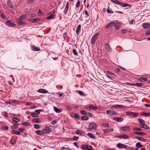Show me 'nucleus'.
I'll return each instance as SVG.
<instances>
[{"label": "nucleus", "mask_w": 150, "mask_h": 150, "mask_svg": "<svg viewBox=\"0 0 150 150\" xmlns=\"http://www.w3.org/2000/svg\"><path fill=\"white\" fill-rule=\"evenodd\" d=\"M68 8H68V7H65L64 9V13L65 15H66L67 14V11L68 10Z\"/></svg>", "instance_id": "44"}, {"label": "nucleus", "mask_w": 150, "mask_h": 150, "mask_svg": "<svg viewBox=\"0 0 150 150\" xmlns=\"http://www.w3.org/2000/svg\"><path fill=\"white\" fill-rule=\"evenodd\" d=\"M11 132L12 134H16L17 135L20 134V132L17 131L15 130H13L11 131Z\"/></svg>", "instance_id": "25"}, {"label": "nucleus", "mask_w": 150, "mask_h": 150, "mask_svg": "<svg viewBox=\"0 0 150 150\" xmlns=\"http://www.w3.org/2000/svg\"><path fill=\"white\" fill-rule=\"evenodd\" d=\"M102 124L105 127H109V124L108 123H103Z\"/></svg>", "instance_id": "49"}, {"label": "nucleus", "mask_w": 150, "mask_h": 150, "mask_svg": "<svg viewBox=\"0 0 150 150\" xmlns=\"http://www.w3.org/2000/svg\"><path fill=\"white\" fill-rule=\"evenodd\" d=\"M105 48L106 50L108 52H110L111 51V48H110L109 45L108 44L105 45Z\"/></svg>", "instance_id": "21"}, {"label": "nucleus", "mask_w": 150, "mask_h": 150, "mask_svg": "<svg viewBox=\"0 0 150 150\" xmlns=\"http://www.w3.org/2000/svg\"><path fill=\"white\" fill-rule=\"evenodd\" d=\"M126 113L127 115H130L134 117H136L138 115V114L137 113L130 111L127 112H126Z\"/></svg>", "instance_id": "6"}, {"label": "nucleus", "mask_w": 150, "mask_h": 150, "mask_svg": "<svg viewBox=\"0 0 150 150\" xmlns=\"http://www.w3.org/2000/svg\"><path fill=\"white\" fill-rule=\"evenodd\" d=\"M55 15L54 16H51L50 15V16L47 17L46 18L47 19H51L54 18Z\"/></svg>", "instance_id": "42"}, {"label": "nucleus", "mask_w": 150, "mask_h": 150, "mask_svg": "<svg viewBox=\"0 0 150 150\" xmlns=\"http://www.w3.org/2000/svg\"><path fill=\"white\" fill-rule=\"evenodd\" d=\"M89 107L91 111V109L93 110H96L97 109V108L96 106H94L92 105H89Z\"/></svg>", "instance_id": "24"}, {"label": "nucleus", "mask_w": 150, "mask_h": 150, "mask_svg": "<svg viewBox=\"0 0 150 150\" xmlns=\"http://www.w3.org/2000/svg\"><path fill=\"white\" fill-rule=\"evenodd\" d=\"M99 35V33H97L93 36L91 40V44H93L94 43Z\"/></svg>", "instance_id": "4"}, {"label": "nucleus", "mask_w": 150, "mask_h": 150, "mask_svg": "<svg viewBox=\"0 0 150 150\" xmlns=\"http://www.w3.org/2000/svg\"><path fill=\"white\" fill-rule=\"evenodd\" d=\"M84 133V132L83 131H81L78 129H77V131L76 132V133L77 134H79L80 135H82Z\"/></svg>", "instance_id": "29"}, {"label": "nucleus", "mask_w": 150, "mask_h": 150, "mask_svg": "<svg viewBox=\"0 0 150 150\" xmlns=\"http://www.w3.org/2000/svg\"><path fill=\"white\" fill-rule=\"evenodd\" d=\"M2 128L4 130H7L8 129V127L6 125H4L2 126Z\"/></svg>", "instance_id": "50"}, {"label": "nucleus", "mask_w": 150, "mask_h": 150, "mask_svg": "<svg viewBox=\"0 0 150 150\" xmlns=\"http://www.w3.org/2000/svg\"><path fill=\"white\" fill-rule=\"evenodd\" d=\"M87 135L91 138H92V139H95V136H94V135L93 134H92L91 133H88L87 134Z\"/></svg>", "instance_id": "28"}, {"label": "nucleus", "mask_w": 150, "mask_h": 150, "mask_svg": "<svg viewBox=\"0 0 150 150\" xmlns=\"http://www.w3.org/2000/svg\"><path fill=\"white\" fill-rule=\"evenodd\" d=\"M125 108V106L122 105H116L112 106L111 107L112 109L114 108Z\"/></svg>", "instance_id": "11"}, {"label": "nucleus", "mask_w": 150, "mask_h": 150, "mask_svg": "<svg viewBox=\"0 0 150 150\" xmlns=\"http://www.w3.org/2000/svg\"><path fill=\"white\" fill-rule=\"evenodd\" d=\"M121 31L122 33L124 34L126 32L127 30L126 29H124L122 30Z\"/></svg>", "instance_id": "64"}, {"label": "nucleus", "mask_w": 150, "mask_h": 150, "mask_svg": "<svg viewBox=\"0 0 150 150\" xmlns=\"http://www.w3.org/2000/svg\"><path fill=\"white\" fill-rule=\"evenodd\" d=\"M112 128L107 129L103 130V131L105 133H109L113 131Z\"/></svg>", "instance_id": "13"}, {"label": "nucleus", "mask_w": 150, "mask_h": 150, "mask_svg": "<svg viewBox=\"0 0 150 150\" xmlns=\"http://www.w3.org/2000/svg\"><path fill=\"white\" fill-rule=\"evenodd\" d=\"M79 139L78 137H77L76 136H74L73 138V139L75 141L76 140Z\"/></svg>", "instance_id": "61"}, {"label": "nucleus", "mask_w": 150, "mask_h": 150, "mask_svg": "<svg viewBox=\"0 0 150 150\" xmlns=\"http://www.w3.org/2000/svg\"><path fill=\"white\" fill-rule=\"evenodd\" d=\"M121 4L120 5V6H121L122 7H125L127 6L129 7H131V5H129L128 4H127V3H121V4Z\"/></svg>", "instance_id": "19"}, {"label": "nucleus", "mask_w": 150, "mask_h": 150, "mask_svg": "<svg viewBox=\"0 0 150 150\" xmlns=\"http://www.w3.org/2000/svg\"><path fill=\"white\" fill-rule=\"evenodd\" d=\"M35 111L38 113H40V112L42 111V109H39V110H35Z\"/></svg>", "instance_id": "51"}, {"label": "nucleus", "mask_w": 150, "mask_h": 150, "mask_svg": "<svg viewBox=\"0 0 150 150\" xmlns=\"http://www.w3.org/2000/svg\"><path fill=\"white\" fill-rule=\"evenodd\" d=\"M81 25H79L78 26L76 29V33L77 35H78V33L79 32L81 31Z\"/></svg>", "instance_id": "26"}, {"label": "nucleus", "mask_w": 150, "mask_h": 150, "mask_svg": "<svg viewBox=\"0 0 150 150\" xmlns=\"http://www.w3.org/2000/svg\"><path fill=\"white\" fill-rule=\"evenodd\" d=\"M35 0H28L27 2L28 4H32Z\"/></svg>", "instance_id": "52"}, {"label": "nucleus", "mask_w": 150, "mask_h": 150, "mask_svg": "<svg viewBox=\"0 0 150 150\" xmlns=\"http://www.w3.org/2000/svg\"><path fill=\"white\" fill-rule=\"evenodd\" d=\"M3 115L5 116L6 117H8L7 113L6 112L4 111L3 112Z\"/></svg>", "instance_id": "58"}, {"label": "nucleus", "mask_w": 150, "mask_h": 150, "mask_svg": "<svg viewBox=\"0 0 150 150\" xmlns=\"http://www.w3.org/2000/svg\"><path fill=\"white\" fill-rule=\"evenodd\" d=\"M25 15H23L20 16L18 20L17 21L18 24L20 25H25V23L23 21L25 19Z\"/></svg>", "instance_id": "1"}, {"label": "nucleus", "mask_w": 150, "mask_h": 150, "mask_svg": "<svg viewBox=\"0 0 150 150\" xmlns=\"http://www.w3.org/2000/svg\"><path fill=\"white\" fill-rule=\"evenodd\" d=\"M39 20V19L38 18H31L29 20V21L33 22L35 23L38 22Z\"/></svg>", "instance_id": "23"}, {"label": "nucleus", "mask_w": 150, "mask_h": 150, "mask_svg": "<svg viewBox=\"0 0 150 150\" xmlns=\"http://www.w3.org/2000/svg\"><path fill=\"white\" fill-rule=\"evenodd\" d=\"M113 119L119 122H122L123 120V118L121 117H115L113 118Z\"/></svg>", "instance_id": "17"}, {"label": "nucleus", "mask_w": 150, "mask_h": 150, "mask_svg": "<svg viewBox=\"0 0 150 150\" xmlns=\"http://www.w3.org/2000/svg\"><path fill=\"white\" fill-rule=\"evenodd\" d=\"M82 148L85 150H92V148L91 146L83 144L81 146Z\"/></svg>", "instance_id": "5"}, {"label": "nucleus", "mask_w": 150, "mask_h": 150, "mask_svg": "<svg viewBox=\"0 0 150 150\" xmlns=\"http://www.w3.org/2000/svg\"><path fill=\"white\" fill-rule=\"evenodd\" d=\"M32 121L35 122H39L38 119L37 118H34L32 120Z\"/></svg>", "instance_id": "45"}, {"label": "nucleus", "mask_w": 150, "mask_h": 150, "mask_svg": "<svg viewBox=\"0 0 150 150\" xmlns=\"http://www.w3.org/2000/svg\"><path fill=\"white\" fill-rule=\"evenodd\" d=\"M88 130L89 131L94 129H95L96 127V124L94 122H92L90 123L88 126Z\"/></svg>", "instance_id": "2"}, {"label": "nucleus", "mask_w": 150, "mask_h": 150, "mask_svg": "<svg viewBox=\"0 0 150 150\" xmlns=\"http://www.w3.org/2000/svg\"><path fill=\"white\" fill-rule=\"evenodd\" d=\"M136 146L137 148H140L143 146V145H141L140 142H137L136 145Z\"/></svg>", "instance_id": "39"}, {"label": "nucleus", "mask_w": 150, "mask_h": 150, "mask_svg": "<svg viewBox=\"0 0 150 150\" xmlns=\"http://www.w3.org/2000/svg\"><path fill=\"white\" fill-rule=\"evenodd\" d=\"M31 115L32 116L34 117H37L38 116V115L34 112L31 113Z\"/></svg>", "instance_id": "36"}, {"label": "nucleus", "mask_w": 150, "mask_h": 150, "mask_svg": "<svg viewBox=\"0 0 150 150\" xmlns=\"http://www.w3.org/2000/svg\"><path fill=\"white\" fill-rule=\"evenodd\" d=\"M7 5L9 8H13V3L9 0L7 1Z\"/></svg>", "instance_id": "22"}, {"label": "nucleus", "mask_w": 150, "mask_h": 150, "mask_svg": "<svg viewBox=\"0 0 150 150\" xmlns=\"http://www.w3.org/2000/svg\"><path fill=\"white\" fill-rule=\"evenodd\" d=\"M133 129L135 131H141L142 130V129L139 127H134L133 128Z\"/></svg>", "instance_id": "37"}, {"label": "nucleus", "mask_w": 150, "mask_h": 150, "mask_svg": "<svg viewBox=\"0 0 150 150\" xmlns=\"http://www.w3.org/2000/svg\"><path fill=\"white\" fill-rule=\"evenodd\" d=\"M10 143L13 144H14L16 143V142L15 141L12 140V139L10 141Z\"/></svg>", "instance_id": "59"}, {"label": "nucleus", "mask_w": 150, "mask_h": 150, "mask_svg": "<svg viewBox=\"0 0 150 150\" xmlns=\"http://www.w3.org/2000/svg\"><path fill=\"white\" fill-rule=\"evenodd\" d=\"M18 124H16V123H14L13 124V125H14V129H18Z\"/></svg>", "instance_id": "46"}, {"label": "nucleus", "mask_w": 150, "mask_h": 150, "mask_svg": "<svg viewBox=\"0 0 150 150\" xmlns=\"http://www.w3.org/2000/svg\"><path fill=\"white\" fill-rule=\"evenodd\" d=\"M142 26L144 28H150V25L147 23H144L143 24Z\"/></svg>", "instance_id": "20"}, {"label": "nucleus", "mask_w": 150, "mask_h": 150, "mask_svg": "<svg viewBox=\"0 0 150 150\" xmlns=\"http://www.w3.org/2000/svg\"><path fill=\"white\" fill-rule=\"evenodd\" d=\"M51 128L50 127H47L43 130V134H48L51 131Z\"/></svg>", "instance_id": "10"}, {"label": "nucleus", "mask_w": 150, "mask_h": 150, "mask_svg": "<svg viewBox=\"0 0 150 150\" xmlns=\"http://www.w3.org/2000/svg\"><path fill=\"white\" fill-rule=\"evenodd\" d=\"M117 146L121 149H125L127 147L126 145L121 143L118 144L117 145Z\"/></svg>", "instance_id": "8"}, {"label": "nucleus", "mask_w": 150, "mask_h": 150, "mask_svg": "<svg viewBox=\"0 0 150 150\" xmlns=\"http://www.w3.org/2000/svg\"><path fill=\"white\" fill-rule=\"evenodd\" d=\"M12 121L14 122L17 123L20 121V120L16 117H13L12 119Z\"/></svg>", "instance_id": "32"}, {"label": "nucleus", "mask_w": 150, "mask_h": 150, "mask_svg": "<svg viewBox=\"0 0 150 150\" xmlns=\"http://www.w3.org/2000/svg\"><path fill=\"white\" fill-rule=\"evenodd\" d=\"M78 93L80 95L82 96H83V92L82 91H78Z\"/></svg>", "instance_id": "55"}, {"label": "nucleus", "mask_w": 150, "mask_h": 150, "mask_svg": "<svg viewBox=\"0 0 150 150\" xmlns=\"http://www.w3.org/2000/svg\"><path fill=\"white\" fill-rule=\"evenodd\" d=\"M38 91L39 93H48V91L47 90L43 88L40 89L38 90Z\"/></svg>", "instance_id": "12"}, {"label": "nucleus", "mask_w": 150, "mask_h": 150, "mask_svg": "<svg viewBox=\"0 0 150 150\" xmlns=\"http://www.w3.org/2000/svg\"><path fill=\"white\" fill-rule=\"evenodd\" d=\"M80 113L83 115H87V113L84 110H82L80 111Z\"/></svg>", "instance_id": "40"}, {"label": "nucleus", "mask_w": 150, "mask_h": 150, "mask_svg": "<svg viewBox=\"0 0 150 150\" xmlns=\"http://www.w3.org/2000/svg\"><path fill=\"white\" fill-rule=\"evenodd\" d=\"M141 114L143 115L150 116V112H141Z\"/></svg>", "instance_id": "27"}, {"label": "nucleus", "mask_w": 150, "mask_h": 150, "mask_svg": "<svg viewBox=\"0 0 150 150\" xmlns=\"http://www.w3.org/2000/svg\"><path fill=\"white\" fill-rule=\"evenodd\" d=\"M135 84V86H137L139 87H140L142 85V83H137Z\"/></svg>", "instance_id": "60"}, {"label": "nucleus", "mask_w": 150, "mask_h": 150, "mask_svg": "<svg viewBox=\"0 0 150 150\" xmlns=\"http://www.w3.org/2000/svg\"><path fill=\"white\" fill-rule=\"evenodd\" d=\"M106 112L110 115H112L116 113V112L113 110H107Z\"/></svg>", "instance_id": "9"}, {"label": "nucleus", "mask_w": 150, "mask_h": 150, "mask_svg": "<svg viewBox=\"0 0 150 150\" xmlns=\"http://www.w3.org/2000/svg\"><path fill=\"white\" fill-rule=\"evenodd\" d=\"M115 3L119 5H120L121 4H121V2H120L119 1L117 0Z\"/></svg>", "instance_id": "63"}, {"label": "nucleus", "mask_w": 150, "mask_h": 150, "mask_svg": "<svg viewBox=\"0 0 150 150\" xmlns=\"http://www.w3.org/2000/svg\"><path fill=\"white\" fill-rule=\"evenodd\" d=\"M54 10H53L50 13H49V15H50L51 16H54L53 14L54 13Z\"/></svg>", "instance_id": "56"}, {"label": "nucleus", "mask_w": 150, "mask_h": 150, "mask_svg": "<svg viewBox=\"0 0 150 150\" xmlns=\"http://www.w3.org/2000/svg\"><path fill=\"white\" fill-rule=\"evenodd\" d=\"M6 24L7 26L10 27H14L16 26L15 24L13 21L10 20L7 21Z\"/></svg>", "instance_id": "3"}, {"label": "nucleus", "mask_w": 150, "mask_h": 150, "mask_svg": "<svg viewBox=\"0 0 150 150\" xmlns=\"http://www.w3.org/2000/svg\"><path fill=\"white\" fill-rule=\"evenodd\" d=\"M120 129L122 130L125 131H129L130 129L129 126L121 127Z\"/></svg>", "instance_id": "14"}, {"label": "nucleus", "mask_w": 150, "mask_h": 150, "mask_svg": "<svg viewBox=\"0 0 150 150\" xmlns=\"http://www.w3.org/2000/svg\"><path fill=\"white\" fill-rule=\"evenodd\" d=\"M122 138L127 139L128 137V136L127 135H126L123 134V135H122Z\"/></svg>", "instance_id": "48"}, {"label": "nucleus", "mask_w": 150, "mask_h": 150, "mask_svg": "<svg viewBox=\"0 0 150 150\" xmlns=\"http://www.w3.org/2000/svg\"><path fill=\"white\" fill-rule=\"evenodd\" d=\"M31 50L33 51H38L40 50V49L38 47H35L34 45H33L31 46Z\"/></svg>", "instance_id": "7"}, {"label": "nucleus", "mask_w": 150, "mask_h": 150, "mask_svg": "<svg viewBox=\"0 0 150 150\" xmlns=\"http://www.w3.org/2000/svg\"><path fill=\"white\" fill-rule=\"evenodd\" d=\"M81 119L82 120H88V117L86 116H83L81 117Z\"/></svg>", "instance_id": "38"}, {"label": "nucleus", "mask_w": 150, "mask_h": 150, "mask_svg": "<svg viewBox=\"0 0 150 150\" xmlns=\"http://www.w3.org/2000/svg\"><path fill=\"white\" fill-rule=\"evenodd\" d=\"M138 121L140 124H142L145 123V122L141 118H138Z\"/></svg>", "instance_id": "35"}, {"label": "nucleus", "mask_w": 150, "mask_h": 150, "mask_svg": "<svg viewBox=\"0 0 150 150\" xmlns=\"http://www.w3.org/2000/svg\"><path fill=\"white\" fill-rule=\"evenodd\" d=\"M41 127V125L35 124L34 125V127L36 129H39Z\"/></svg>", "instance_id": "41"}, {"label": "nucleus", "mask_w": 150, "mask_h": 150, "mask_svg": "<svg viewBox=\"0 0 150 150\" xmlns=\"http://www.w3.org/2000/svg\"><path fill=\"white\" fill-rule=\"evenodd\" d=\"M72 51L73 53L75 55H77V53L75 49H73Z\"/></svg>", "instance_id": "53"}, {"label": "nucleus", "mask_w": 150, "mask_h": 150, "mask_svg": "<svg viewBox=\"0 0 150 150\" xmlns=\"http://www.w3.org/2000/svg\"><path fill=\"white\" fill-rule=\"evenodd\" d=\"M106 72L108 74L113 75L114 76H115V74L112 73V72H111V71H108V70Z\"/></svg>", "instance_id": "62"}, {"label": "nucleus", "mask_w": 150, "mask_h": 150, "mask_svg": "<svg viewBox=\"0 0 150 150\" xmlns=\"http://www.w3.org/2000/svg\"><path fill=\"white\" fill-rule=\"evenodd\" d=\"M72 117L75 118H77L78 119H80V117L79 115L77 113L73 114Z\"/></svg>", "instance_id": "34"}, {"label": "nucleus", "mask_w": 150, "mask_h": 150, "mask_svg": "<svg viewBox=\"0 0 150 150\" xmlns=\"http://www.w3.org/2000/svg\"><path fill=\"white\" fill-rule=\"evenodd\" d=\"M8 103L9 104L12 103H15L16 104H19V102L17 100H9L8 101Z\"/></svg>", "instance_id": "15"}, {"label": "nucleus", "mask_w": 150, "mask_h": 150, "mask_svg": "<svg viewBox=\"0 0 150 150\" xmlns=\"http://www.w3.org/2000/svg\"><path fill=\"white\" fill-rule=\"evenodd\" d=\"M115 23L114 22H112L109 23L105 27V28H107L109 27L113 26L115 25Z\"/></svg>", "instance_id": "18"}, {"label": "nucleus", "mask_w": 150, "mask_h": 150, "mask_svg": "<svg viewBox=\"0 0 150 150\" xmlns=\"http://www.w3.org/2000/svg\"><path fill=\"white\" fill-rule=\"evenodd\" d=\"M35 133L38 135H41L42 134H44L43 130L41 131L39 130L35 132Z\"/></svg>", "instance_id": "30"}, {"label": "nucleus", "mask_w": 150, "mask_h": 150, "mask_svg": "<svg viewBox=\"0 0 150 150\" xmlns=\"http://www.w3.org/2000/svg\"><path fill=\"white\" fill-rule=\"evenodd\" d=\"M80 5V1L79 0L77 1L76 5V8H78L79 7Z\"/></svg>", "instance_id": "47"}, {"label": "nucleus", "mask_w": 150, "mask_h": 150, "mask_svg": "<svg viewBox=\"0 0 150 150\" xmlns=\"http://www.w3.org/2000/svg\"><path fill=\"white\" fill-rule=\"evenodd\" d=\"M135 134H137L141 136H144L146 135V133L144 132H134Z\"/></svg>", "instance_id": "16"}, {"label": "nucleus", "mask_w": 150, "mask_h": 150, "mask_svg": "<svg viewBox=\"0 0 150 150\" xmlns=\"http://www.w3.org/2000/svg\"><path fill=\"white\" fill-rule=\"evenodd\" d=\"M148 79L147 78H140L138 79V80L139 81H141V82H144L145 81H147Z\"/></svg>", "instance_id": "31"}, {"label": "nucleus", "mask_w": 150, "mask_h": 150, "mask_svg": "<svg viewBox=\"0 0 150 150\" xmlns=\"http://www.w3.org/2000/svg\"><path fill=\"white\" fill-rule=\"evenodd\" d=\"M53 108L54 111L57 113H59L61 111V110L55 107H54Z\"/></svg>", "instance_id": "33"}, {"label": "nucleus", "mask_w": 150, "mask_h": 150, "mask_svg": "<svg viewBox=\"0 0 150 150\" xmlns=\"http://www.w3.org/2000/svg\"><path fill=\"white\" fill-rule=\"evenodd\" d=\"M107 13H113V11L110 10H109L108 9V8L107 9Z\"/></svg>", "instance_id": "57"}, {"label": "nucleus", "mask_w": 150, "mask_h": 150, "mask_svg": "<svg viewBox=\"0 0 150 150\" xmlns=\"http://www.w3.org/2000/svg\"><path fill=\"white\" fill-rule=\"evenodd\" d=\"M22 124L24 125H26V126H30V124L28 122H23Z\"/></svg>", "instance_id": "43"}, {"label": "nucleus", "mask_w": 150, "mask_h": 150, "mask_svg": "<svg viewBox=\"0 0 150 150\" xmlns=\"http://www.w3.org/2000/svg\"><path fill=\"white\" fill-rule=\"evenodd\" d=\"M126 83L127 85H131V86H135V84L134 83Z\"/></svg>", "instance_id": "54"}]
</instances>
